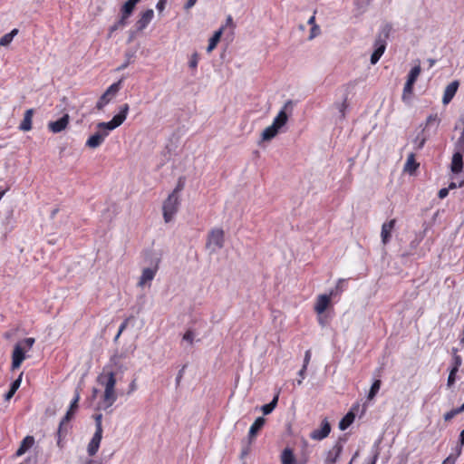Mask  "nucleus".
Here are the masks:
<instances>
[{"mask_svg": "<svg viewBox=\"0 0 464 464\" xmlns=\"http://www.w3.org/2000/svg\"><path fill=\"white\" fill-rule=\"evenodd\" d=\"M372 0H355L354 5L358 14H363Z\"/></svg>", "mask_w": 464, "mask_h": 464, "instance_id": "nucleus-35", "label": "nucleus"}, {"mask_svg": "<svg viewBox=\"0 0 464 464\" xmlns=\"http://www.w3.org/2000/svg\"><path fill=\"white\" fill-rule=\"evenodd\" d=\"M18 31H10V33L5 34L0 39L1 46H7L14 39V37L17 34Z\"/></svg>", "mask_w": 464, "mask_h": 464, "instance_id": "nucleus-38", "label": "nucleus"}, {"mask_svg": "<svg viewBox=\"0 0 464 464\" xmlns=\"http://www.w3.org/2000/svg\"><path fill=\"white\" fill-rule=\"evenodd\" d=\"M277 401H278V394L275 395V397L273 398V400L269 403L265 404V405L262 406L263 413L265 415L270 414L275 410V408L276 407Z\"/></svg>", "mask_w": 464, "mask_h": 464, "instance_id": "nucleus-36", "label": "nucleus"}, {"mask_svg": "<svg viewBox=\"0 0 464 464\" xmlns=\"http://www.w3.org/2000/svg\"><path fill=\"white\" fill-rule=\"evenodd\" d=\"M280 129L276 127L275 124H271L267 128H266L262 132V140H270L276 136L279 132Z\"/></svg>", "mask_w": 464, "mask_h": 464, "instance_id": "nucleus-28", "label": "nucleus"}, {"mask_svg": "<svg viewBox=\"0 0 464 464\" xmlns=\"http://www.w3.org/2000/svg\"><path fill=\"white\" fill-rule=\"evenodd\" d=\"M315 17L312 15L308 18L307 24L311 25L310 29H319V26L314 23Z\"/></svg>", "mask_w": 464, "mask_h": 464, "instance_id": "nucleus-55", "label": "nucleus"}, {"mask_svg": "<svg viewBox=\"0 0 464 464\" xmlns=\"http://www.w3.org/2000/svg\"><path fill=\"white\" fill-rule=\"evenodd\" d=\"M69 119H70L69 115L64 114L63 117H61L57 121H50L48 123L49 130L52 131L53 133H59V132L63 131L68 126Z\"/></svg>", "mask_w": 464, "mask_h": 464, "instance_id": "nucleus-16", "label": "nucleus"}, {"mask_svg": "<svg viewBox=\"0 0 464 464\" xmlns=\"http://www.w3.org/2000/svg\"><path fill=\"white\" fill-rule=\"evenodd\" d=\"M223 31H216L213 36L209 39L207 52L211 53L220 41Z\"/></svg>", "mask_w": 464, "mask_h": 464, "instance_id": "nucleus-33", "label": "nucleus"}, {"mask_svg": "<svg viewBox=\"0 0 464 464\" xmlns=\"http://www.w3.org/2000/svg\"><path fill=\"white\" fill-rule=\"evenodd\" d=\"M34 443V437L32 436H26L23 440H22V443L20 445V447L18 448V450H16V455L17 456H22L24 455Z\"/></svg>", "mask_w": 464, "mask_h": 464, "instance_id": "nucleus-26", "label": "nucleus"}, {"mask_svg": "<svg viewBox=\"0 0 464 464\" xmlns=\"http://www.w3.org/2000/svg\"><path fill=\"white\" fill-rule=\"evenodd\" d=\"M103 368L106 371L113 372V373L117 375L119 373L123 374L127 371L128 366L124 362V355L115 353L110 358L109 362L103 366Z\"/></svg>", "mask_w": 464, "mask_h": 464, "instance_id": "nucleus-6", "label": "nucleus"}, {"mask_svg": "<svg viewBox=\"0 0 464 464\" xmlns=\"http://www.w3.org/2000/svg\"><path fill=\"white\" fill-rule=\"evenodd\" d=\"M106 139V133H102L99 130L91 135L86 140V146L92 149L100 147Z\"/></svg>", "mask_w": 464, "mask_h": 464, "instance_id": "nucleus-19", "label": "nucleus"}, {"mask_svg": "<svg viewBox=\"0 0 464 464\" xmlns=\"http://www.w3.org/2000/svg\"><path fill=\"white\" fill-rule=\"evenodd\" d=\"M463 185H464V181H463V180H462V181H460V182H459V183H458V184H457L456 182H450V183L449 184L448 188L450 190V189H454V188H460V187H462Z\"/></svg>", "mask_w": 464, "mask_h": 464, "instance_id": "nucleus-59", "label": "nucleus"}, {"mask_svg": "<svg viewBox=\"0 0 464 464\" xmlns=\"http://www.w3.org/2000/svg\"><path fill=\"white\" fill-rule=\"evenodd\" d=\"M462 363V358L460 355H458L456 353L453 355L452 362H451V368L450 370H455L459 372V369Z\"/></svg>", "mask_w": 464, "mask_h": 464, "instance_id": "nucleus-41", "label": "nucleus"}, {"mask_svg": "<svg viewBox=\"0 0 464 464\" xmlns=\"http://www.w3.org/2000/svg\"><path fill=\"white\" fill-rule=\"evenodd\" d=\"M450 189L448 188H443L439 190L438 196L440 198H444L449 195Z\"/></svg>", "mask_w": 464, "mask_h": 464, "instance_id": "nucleus-58", "label": "nucleus"}, {"mask_svg": "<svg viewBox=\"0 0 464 464\" xmlns=\"http://www.w3.org/2000/svg\"><path fill=\"white\" fill-rule=\"evenodd\" d=\"M330 431L331 425L326 419H324L321 422V427L314 430L310 434V438L314 440H322L329 435Z\"/></svg>", "mask_w": 464, "mask_h": 464, "instance_id": "nucleus-13", "label": "nucleus"}, {"mask_svg": "<svg viewBox=\"0 0 464 464\" xmlns=\"http://www.w3.org/2000/svg\"><path fill=\"white\" fill-rule=\"evenodd\" d=\"M195 334L191 330H188L183 335V341L187 342L189 345L193 344Z\"/></svg>", "mask_w": 464, "mask_h": 464, "instance_id": "nucleus-44", "label": "nucleus"}, {"mask_svg": "<svg viewBox=\"0 0 464 464\" xmlns=\"http://www.w3.org/2000/svg\"><path fill=\"white\" fill-rule=\"evenodd\" d=\"M137 389V384H136V381L133 380L130 385H129V391H128V394H130L132 393L133 392H135Z\"/></svg>", "mask_w": 464, "mask_h": 464, "instance_id": "nucleus-60", "label": "nucleus"}, {"mask_svg": "<svg viewBox=\"0 0 464 464\" xmlns=\"http://www.w3.org/2000/svg\"><path fill=\"white\" fill-rule=\"evenodd\" d=\"M418 167L419 163L416 162L414 154L411 153L408 156L404 165V170L411 174L417 169Z\"/></svg>", "mask_w": 464, "mask_h": 464, "instance_id": "nucleus-30", "label": "nucleus"}, {"mask_svg": "<svg viewBox=\"0 0 464 464\" xmlns=\"http://www.w3.org/2000/svg\"><path fill=\"white\" fill-rule=\"evenodd\" d=\"M456 459H457V457H456V456L450 455L448 458H446V459L443 460L442 464H455Z\"/></svg>", "mask_w": 464, "mask_h": 464, "instance_id": "nucleus-57", "label": "nucleus"}, {"mask_svg": "<svg viewBox=\"0 0 464 464\" xmlns=\"http://www.w3.org/2000/svg\"><path fill=\"white\" fill-rule=\"evenodd\" d=\"M140 0H127L123 5L121 6V18L120 20L118 21V24H114L113 26H111L110 29H117V26H126L127 25V20L128 18L131 15V14L133 13V10L136 6V5L140 2Z\"/></svg>", "mask_w": 464, "mask_h": 464, "instance_id": "nucleus-11", "label": "nucleus"}, {"mask_svg": "<svg viewBox=\"0 0 464 464\" xmlns=\"http://www.w3.org/2000/svg\"><path fill=\"white\" fill-rule=\"evenodd\" d=\"M396 219H391L387 222H384L382 226L381 237L383 245H386L390 242L392 237V231L395 227Z\"/></svg>", "mask_w": 464, "mask_h": 464, "instance_id": "nucleus-17", "label": "nucleus"}, {"mask_svg": "<svg viewBox=\"0 0 464 464\" xmlns=\"http://www.w3.org/2000/svg\"><path fill=\"white\" fill-rule=\"evenodd\" d=\"M354 414L352 411H349L339 422V429L341 430H345L354 420Z\"/></svg>", "mask_w": 464, "mask_h": 464, "instance_id": "nucleus-31", "label": "nucleus"}, {"mask_svg": "<svg viewBox=\"0 0 464 464\" xmlns=\"http://www.w3.org/2000/svg\"><path fill=\"white\" fill-rule=\"evenodd\" d=\"M186 365H183V367L179 371L178 375L176 377V387H179L181 382V379L183 378L184 372H185Z\"/></svg>", "mask_w": 464, "mask_h": 464, "instance_id": "nucleus-53", "label": "nucleus"}, {"mask_svg": "<svg viewBox=\"0 0 464 464\" xmlns=\"http://www.w3.org/2000/svg\"><path fill=\"white\" fill-rule=\"evenodd\" d=\"M23 378V372H21L16 380H14L10 386L9 391L5 393V398L6 401H9L19 389Z\"/></svg>", "mask_w": 464, "mask_h": 464, "instance_id": "nucleus-29", "label": "nucleus"}, {"mask_svg": "<svg viewBox=\"0 0 464 464\" xmlns=\"http://www.w3.org/2000/svg\"><path fill=\"white\" fill-rule=\"evenodd\" d=\"M102 414H97L95 416V431L102 432Z\"/></svg>", "mask_w": 464, "mask_h": 464, "instance_id": "nucleus-49", "label": "nucleus"}, {"mask_svg": "<svg viewBox=\"0 0 464 464\" xmlns=\"http://www.w3.org/2000/svg\"><path fill=\"white\" fill-rule=\"evenodd\" d=\"M343 449L342 443L339 441L336 442L333 448L327 451L324 464H335L342 454Z\"/></svg>", "mask_w": 464, "mask_h": 464, "instance_id": "nucleus-14", "label": "nucleus"}, {"mask_svg": "<svg viewBox=\"0 0 464 464\" xmlns=\"http://www.w3.org/2000/svg\"><path fill=\"white\" fill-rule=\"evenodd\" d=\"M34 110L29 109L25 111L24 119L19 126V129L23 131H28L32 129V118Z\"/></svg>", "mask_w": 464, "mask_h": 464, "instance_id": "nucleus-25", "label": "nucleus"}, {"mask_svg": "<svg viewBox=\"0 0 464 464\" xmlns=\"http://www.w3.org/2000/svg\"><path fill=\"white\" fill-rule=\"evenodd\" d=\"M128 322H129V319L127 318V319H125V320L121 324V325H120V327H119V331H118V333H117L116 336H115V340H117V339L120 337V335L121 334V333L126 329V327H127V325H128Z\"/></svg>", "mask_w": 464, "mask_h": 464, "instance_id": "nucleus-52", "label": "nucleus"}, {"mask_svg": "<svg viewBox=\"0 0 464 464\" xmlns=\"http://www.w3.org/2000/svg\"><path fill=\"white\" fill-rule=\"evenodd\" d=\"M294 106V101H286L282 109L277 113V115L275 117L273 124H275L279 129L284 127L286 124L289 116H291L293 113Z\"/></svg>", "mask_w": 464, "mask_h": 464, "instance_id": "nucleus-7", "label": "nucleus"}, {"mask_svg": "<svg viewBox=\"0 0 464 464\" xmlns=\"http://www.w3.org/2000/svg\"><path fill=\"white\" fill-rule=\"evenodd\" d=\"M345 108H346V104L345 102H343L339 105V111L341 113V116L343 118L344 117V111H345Z\"/></svg>", "mask_w": 464, "mask_h": 464, "instance_id": "nucleus-62", "label": "nucleus"}, {"mask_svg": "<svg viewBox=\"0 0 464 464\" xmlns=\"http://www.w3.org/2000/svg\"><path fill=\"white\" fill-rule=\"evenodd\" d=\"M266 423V420L263 417H258L256 419L254 423L250 426L249 431H248V437L249 440H253L258 431L264 427Z\"/></svg>", "mask_w": 464, "mask_h": 464, "instance_id": "nucleus-24", "label": "nucleus"}, {"mask_svg": "<svg viewBox=\"0 0 464 464\" xmlns=\"http://www.w3.org/2000/svg\"><path fill=\"white\" fill-rule=\"evenodd\" d=\"M154 16V12L152 9H147L144 11L140 17L136 22V29H145L149 24L151 22L152 18Z\"/></svg>", "mask_w": 464, "mask_h": 464, "instance_id": "nucleus-21", "label": "nucleus"}, {"mask_svg": "<svg viewBox=\"0 0 464 464\" xmlns=\"http://www.w3.org/2000/svg\"><path fill=\"white\" fill-rule=\"evenodd\" d=\"M426 140H427V137L424 135V130H423L420 133H418L417 136L415 137V139L413 140L414 149L416 150H421L424 147Z\"/></svg>", "mask_w": 464, "mask_h": 464, "instance_id": "nucleus-34", "label": "nucleus"}, {"mask_svg": "<svg viewBox=\"0 0 464 464\" xmlns=\"http://www.w3.org/2000/svg\"><path fill=\"white\" fill-rule=\"evenodd\" d=\"M440 118L438 117V114H430L428 116L427 120H426V128L427 127H430V126H432V125H435L436 127L439 125L440 123Z\"/></svg>", "mask_w": 464, "mask_h": 464, "instance_id": "nucleus-43", "label": "nucleus"}, {"mask_svg": "<svg viewBox=\"0 0 464 464\" xmlns=\"http://www.w3.org/2000/svg\"><path fill=\"white\" fill-rule=\"evenodd\" d=\"M459 442L461 445H464V429L461 430L459 434Z\"/></svg>", "mask_w": 464, "mask_h": 464, "instance_id": "nucleus-64", "label": "nucleus"}, {"mask_svg": "<svg viewBox=\"0 0 464 464\" xmlns=\"http://www.w3.org/2000/svg\"><path fill=\"white\" fill-rule=\"evenodd\" d=\"M347 288V280L344 278L338 279L336 285L332 288L328 295L333 298H340L342 294L346 290Z\"/></svg>", "mask_w": 464, "mask_h": 464, "instance_id": "nucleus-22", "label": "nucleus"}, {"mask_svg": "<svg viewBox=\"0 0 464 464\" xmlns=\"http://www.w3.org/2000/svg\"><path fill=\"white\" fill-rule=\"evenodd\" d=\"M136 50H127L125 53V62L120 65L116 70L117 71H122L125 68H127L132 62L135 57Z\"/></svg>", "mask_w": 464, "mask_h": 464, "instance_id": "nucleus-32", "label": "nucleus"}, {"mask_svg": "<svg viewBox=\"0 0 464 464\" xmlns=\"http://www.w3.org/2000/svg\"><path fill=\"white\" fill-rule=\"evenodd\" d=\"M282 464H296V459L293 450L290 448H285L281 453Z\"/></svg>", "mask_w": 464, "mask_h": 464, "instance_id": "nucleus-27", "label": "nucleus"}, {"mask_svg": "<svg viewBox=\"0 0 464 464\" xmlns=\"http://www.w3.org/2000/svg\"><path fill=\"white\" fill-rule=\"evenodd\" d=\"M197 1L198 0H188L187 3L185 4V8L186 9L191 8L197 3Z\"/></svg>", "mask_w": 464, "mask_h": 464, "instance_id": "nucleus-61", "label": "nucleus"}, {"mask_svg": "<svg viewBox=\"0 0 464 464\" xmlns=\"http://www.w3.org/2000/svg\"><path fill=\"white\" fill-rule=\"evenodd\" d=\"M459 88V82L457 81H454L450 82L445 89L443 97H442V102L444 104H448L454 95L456 94Z\"/></svg>", "mask_w": 464, "mask_h": 464, "instance_id": "nucleus-23", "label": "nucleus"}, {"mask_svg": "<svg viewBox=\"0 0 464 464\" xmlns=\"http://www.w3.org/2000/svg\"><path fill=\"white\" fill-rule=\"evenodd\" d=\"M463 155L462 153L454 151L451 163L450 170L454 174H459L463 170Z\"/></svg>", "mask_w": 464, "mask_h": 464, "instance_id": "nucleus-20", "label": "nucleus"}, {"mask_svg": "<svg viewBox=\"0 0 464 464\" xmlns=\"http://www.w3.org/2000/svg\"><path fill=\"white\" fill-rule=\"evenodd\" d=\"M74 412H75L74 410L68 409L65 416L63 418V420L60 422V425H59V434L63 431L64 424L71 420V419L72 418Z\"/></svg>", "mask_w": 464, "mask_h": 464, "instance_id": "nucleus-39", "label": "nucleus"}, {"mask_svg": "<svg viewBox=\"0 0 464 464\" xmlns=\"http://www.w3.org/2000/svg\"><path fill=\"white\" fill-rule=\"evenodd\" d=\"M224 231L221 228H214L209 232L207 247L211 249V253H215L224 246Z\"/></svg>", "mask_w": 464, "mask_h": 464, "instance_id": "nucleus-8", "label": "nucleus"}, {"mask_svg": "<svg viewBox=\"0 0 464 464\" xmlns=\"http://www.w3.org/2000/svg\"><path fill=\"white\" fill-rule=\"evenodd\" d=\"M333 298L328 294L319 295L314 304V311L319 315L325 312Z\"/></svg>", "mask_w": 464, "mask_h": 464, "instance_id": "nucleus-15", "label": "nucleus"}, {"mask_svg": "<svg viewBox=\"0 0 464 464\" xmlns=\"http://www.w3.org/2000/svg\"><path fill=\"white\" fill-rule=\"evenodd\" d=\"M184 186H185V181L183 180L182 178H179L176 188L173 189V191L170 194H176V196H179V193L184 188Z\"/></svg>", "mask_w": 464, "mask_h": 464, "instance_id": "nucleus-46", "label": "nucleus"}, {"mask_svg": "<svg viewBox=\"0 0 464 464\" xmlns=\"http://www.w3.org/2000/svg\"><path fill=\"white\" fill-rule=\"evenodd\" d=\"M179 196H176V194H169L162 206L163 218L166 223H169L173 219L179 210Z\"/></svg>", "mask_w": 464, "mask_h": 464, "instance_id": "nucleus-5", "label": "nucleus"}, {"mask_svg": "<svg viewBox=\"0 0 464 464\" xmlns=\"http://www.w3.org/2000/svg\"><path fill=\"white\" fill-rule=\"evenodd\" d=\"M454 151L464 154V134L461 132L460 136L458 138L457 141L454 144Z\"/></svg>", "mask_w": 464, "mask_h": 464, "instance_id": "nucleus-40", "label": "nucleus"}, {"mask_svg": "<svg viewBox=\"0 0 464 464\" xmlns=\"http://www.w3.org/2000/svg\"><path fill=\"white\" fill-rule=\"evenodd\" d=\"M159 263L160 259H157L153 267H147L142 270V274L138 283L139 286L143 287L147 283H150L154 279L159 268Z\"/></svg>", "mask_w": 464, "mask_h": 464, "instance_id": "nucleus-12", "label": "nucleus"}, {"mask_svg": "<svg viewBox=\"0 0 464 464\" xmlns=\"http://www.w3.org/2000/svg\"><path fill=\"white\" fill-rule=\"evenodd\" d=\"M62 433H63V431L60 434H59V430L57 431V435H58L57 446L61 449L63 447V440H62Z\"/></svg>", "mask_w": 464, "mask_h": 464, "instance_id": "nucleus-63", "label": "nucleus"}, {"mask_svg": "<svg viewBox=\"0 0 464 464\" xmlns=\"http://www.w3.org/2000/svg\"><path fill=\"white\" fill-rule=\"evenodd\" d=\"M79 400H80V394L78 392H76L74 398L71 401V405H70L69 409L76 411L78 408Z\"/></svg>", "mask_w": 464, "mask_h": 464, "instance_id": "nucleus-51", "label": "nucleus"}, {"mask_svg": "<svg viewBox=\"0 0 464 464\" xmlns=\"http://www.w3.org/2000/svg\"><path fill=\"white\" fill-rule=\"evenodd\" d=\"M121 81L112 83L105 92L99 98L96 108L98 110H102L109 102L112 100V98L117 94V92L121 89Z\"/></svg>", "mask_w": 464, "mask_h": 464, "instance_id": "nucleus-10", "label": "nucleus"}, {"mask_svg": "<svg viewBox=\"0 0 464 464\" xmlns=\"http://www.w3.org/2000/svg\"><path fill=\"white\" fill-rule=\"evenodd\" d=\"M457 372H458L455 371V370H450V374H449L448 381H447V386L449 388H450L455 383Z\"/></svg>", "mask_w": 464, "mask_h": 464, "instance_id": "nucleus-47", "label": "nucleus"}, {"mask_svg": "<svg viewBox=\"0 0 464 464\" xmlns=\"http://www.w3.org/2000/svg\"><path fill=\"white\" fill-rule=\"evenodd\" d=\"M35 343L33 337H27L15 343L12 353L11 369L13 371L18 369L22 362L25 360V353L30 351Z\"/></svg>", "mask_w": 464, "mask_h": 464, "instance_id": "nucleus-2", "label": "nucleus"}, {"mask_svg": "<svg viewBox=\"0 0 464 464\" xmlns=\"http://www.w3.org/2000/svg\"><path fill=\"white\" fill-rule=\"evenodd\" d=\"M226 26L235 27V24L233 23V17L231 15H227L226 24L221 25L218 29H225Z\"/></svg>", "mask_w": 464, "mask_h": 464, "instance_id": "nucleus-54", "label": "nucleus"}, {"mask_svg": "<svg viewBox=\"0 0 464 464\" xmlns=\"http://www.w3.org/2000/svg\"><path fill=\"white\" fill-rule=\"evenodd\" d=\"M462 411H464V410L461 408V406L459 408L453 409L444 414V420L446 421H449L451 419H453L456 415H458L459 413H460Z\"/></svg>", "mask_w": 464, "mask_h": 464, "instance_id": "nucleus-42", "label": "nucleus"}, {"mask_svg": "<svg viewBox=\"0 0 464 464\" xmlns=\"http://www.w3.org/2000/svg\"><path fill=\"white\" fill-rule=\"evenodd\" d=\"M97 382L104 387L102 398L103 408H110L117 400L115 392L116 375L113 372H109L102 368V372L97 377Z\"/></svg>", "mask_w": 464, "mask_h": 464, "instance_id": "nucleus-1", "label": "nucleus"}, {"mask_svg": "<svg viewBox=\"0 0 464 464\" xmlns=\"http://www.w3.org/2000/svg\"><path fill=\"white\" fill-rule=\"evenodd\" d=\"M129 110H130L129 104H127V103L122 104L120 107L119 112L113 116L111 121H107V122H99L97 124V129L102 133H106V137H108V135L110 134V132L111 130H115L116 128H118L124 122V121L127 118Z\"/></svg>", "mask_w": 464, "mask_h": 464, "instance_id": "nucleus-3", "label": "nucleus"}, {"mask_svg": "<svg viewBox=\"0 0 464 464\" xmlns=\"http://www.w3.org/2000/svg\"><path fill=\"white\" fill-rule=\"evenodd\" d=\"M381 381L380 380H375L372 386H371V389L369 391V393H368V396H367V399L368 400H372L376 394L378 393V392L380 391V388H381Z\"/></svg>", "mask_w": 464, "mask_h": 464, "instance_id": "nucleus-37", "label": "nucleus"}, {"mask_svg": "<svg viewBox=\"0 0 464 464\" xmlns=\"http://www.w3.org/2000/svg\"><path fill=\"white\" fill-rule=\"evenodd\" d=\"M420 73V66H414L411 69L407 82L403 87V92H402V100L404 102H409L411 100L412 90H413V84L415 83L418 76Z\"/></svg>", "mask_w": 464, "mask_h": 464, "instance_id": "nucleus-9", "label": "nucleus"}, {"mask_svg": "<svg viewBox=\"0 0 464 464\" xmlns=\"http://www.w3.org/2000/svg\"><path fill=\"white\" fill-rule=\"evenodd\" d=\"M311 351L310 350H307L304 353V363L303 365H305L306 368L308 367V364L310 362V360H311Z\"/></svg>", "mask_w": 464, "mask_h": 464, "instance_id": "nucleus-56", "label": "nucleus"}, {"mask_svg": "<svg viewBox=\"0 0 464 464\" xmlns=\"http://www.w3.org/2000/svg\"><path fill=\"white\" fill-rule=\"evenodd\" d=\"M167 4H168V0H160L156 4V9L158 10V12L159 13L163 12L167 6Z\"/></svg>", "mask_w": 464, "mask_h": 464, "instance_id": "nucleus-50", "label": "nucleus"}, {"mask_svg": "<svg viewBox=\"0 0 464 464\" xmlns=\"http://www.w3.org/2000/svg\"><path fill=\"white\" fill-rule=\"evenodd\" d=\"M389 39V31H382L377 34L373 42V52L371 55V63L376 64L384 53Z\"/></svg>", "mask_w": 464, "mask_h": 464, "instance_id": "nucleus-4", "label": "nucleus"}, {"mask_svg": "<svg viewBox=\"0 0 464 464\" xmlns=\"http://www.w3.org/2000/svg\"><path fill=\"white\" fill-rule=\"evenodd\" d=\"M198 60H199L198 54L197 53H194L190 56V59H189V62H188L189 68L196 69L197 66H198Z\"/></svg>", "mask_w": 464, "mask_h": 464, "instance_id": "nucleus-45", "label": "nucleus"}, {"mask_svg": "<svg viewBox=\"0 0 464 464\" xmlns=\"http://www.w3.org/2000/svg\"><path fill=\"white\" fill-rule=\"evenodd\" d=\"M102 439V432L95 431L87 447V452L90 456H94L98 452Z\"/></svg>", "mask_w": 464, "mask_h": 464, "instance_id": "nucleus-18", "label": "nucleus"}, {"mask_svg": "<svg viewBox=\"0 0 464 464\" xmlns=\"http://www.w3.org/2000/svg\"><path fill=\"white\" fill-rule=\"evenodd\" d=\"M306 370H307L306 366L303 365L301 370L298 372L299 378L296 380V384L297 385H301L303 383V381L305 378V372H306Z\"/></svg>", "mask_w": 464, "mask_h": 464, "instance_id": "nucleus-48", "label": "nucleus"}]
</instances>
